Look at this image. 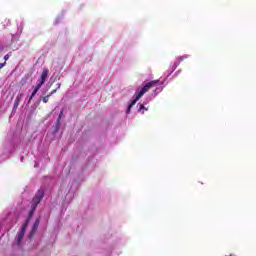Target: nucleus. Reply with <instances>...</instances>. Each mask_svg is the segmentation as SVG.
<instances>
[{"label": "nucleus", "instance_id": "nucleus-18", "mask_svg": "<svg viewBox=\"0 0 256 256\" xmlns=\"http://www.w3.org/2000/svg\"><path fill=\"white\" fill-rule=\"evenodd\" d=\"M180 73H181V70L177 71V72H176V75H179Z\"/></svg>", "mask_w": 256, "mask_h": 256}, {"label": "nucleus", "instance_id": "nucleus-8", "mask_svg": "<svg viewBox=\"0 0 256 256\" xmlns=\"http://www.w3.org/2000/svg\"><path fill=\"white\" fill-rule=\"evenodd\" d=\"M23 99V93H19L15 99L14 107H19V103Z\"/></svg>", "mask_w": 256, "mask_h": 256}, {"label": "nucleus", "instance_id": "nucleus-7", "mask_svg": "<svg viewBox=\"0 0 256 256\" xmlns=\"http://www.w3.org/2000/svg\"><path fill=\"white\" fill-rule=\"evenodd\" d=\"M5 223H15V214L9 213L5 218Z\"/></svg>", "mask_w": 256, "mask_h": 256}, {"label": "nucleus", "instance_id": "nucleus-11", "mask_svg": "<svg viewBox=\"0 0 256 256\" xmlns=\"http://www.w3.org/2000/svg\"><path fill=\"white\" fill-rule=\"evenodd\" d=\"M49 97H51V95H47L43 98V103H48L49 102Z\"/></svg>", "mask_w": 256, "mask_h": 256}, {"label": "nucleus", "instance_id": "nucleus-3", "mask_svg": "<svg viewBox=\"0 0 256 256\" xmlns=\"http://www.w3.org/2000/svg\"><path fill=\"white\" fill-rule=\"evenodd\" d=\"M23 33V26H18V29L15 34H12L11 40H6L0 45V52L1 51H8L9 47L13 45V43L19 41V37Z\"/></svg>", "mask_w": 256, "mask_h": 256}, {"label": "nucleus", "instance_id": "nucleus-14", "mask_svg": "<svg viewBox=\"0 0 256 256\" xmlns=\"http://www.w3.org/2000/svg\"><path fill=\"white\" fill-rule=\"evenodd\" d=\"M5 65H6L5 62L4 63H0V69H3Z\"/></svg>", "mask_w": 256, "mask_h": 256}, {"label": "nucleus", "instance_id": "nucleus-2", "mask_svg": "<svg viewBox=\"0 0 256 256\" xmlns=\"http://www.w3.org/2000/svg\"><path fill=\"white\" fill-rule=\"evenodd\" d=\"M153 87H156L153 97H157V95H159V93L163 91V82H161V80H153L146 83L144 87L140 90L136 91L134 94V98L128 103V107L126 110L127 115L131 113V108L137 104V101H139V99H141V97H143V95H145L147 91H149V89H153Z\"/></svg>", "mask_w": 256, "mask_h": 256}, {"label": "nucleus", "instance_id": "nucleus-10", "mask_svg": "<svg viewBox=\"0 0 256 256\" xmlns=\"http://www.w3.org/2000/svg\"><path fill=\"white\" fill-rule=\"evenodd\" d=\"M184 59H189V54H185V55H183V56H179V57L177 58V62H178V63H181Z\"/></svg>", "mask_w": 256, "mask_h": 256}, {"label": "nucleus", "instance_id": "nucleus-12", "mask_svg": "<svg viewBox=\"0 0 256 256\" xmlns=\"http://www.w3.org/2000/svg\"><path fill=\"white\" fill-rule=\"evenodd\" d=\"M62 115H63V111L60 112V116H59L58 121H57V127H59V120L61 119Z\"/></svg>", "mask_w": 256, "mask_h": 256}, {"label": "nucleus", "instance_id": "nucleus-13", "mask_svg": "<svg viewBox=\"0 0 256 256\" xmlns=\"http://www.w3.org/2000/svg\"><path fill=\"white\" fill-rule=\"evenodd\" d=\"M4 60H5V61H8V60H9V54H6V55L4 56Z\"/></svg>", "mask_w": 256, "mask_h": 256}, {"label": "nucleus", "instance_id": "nucleus-4", "mask_svg": "<svg viewBox=\"0 0 256 256\" xmlns=\"http://www.w3.org/2000/svg\"><path fill=\"white\" fill-rule=\"evenodd\" d=\"M47 77H49V70L47 68H44L40 78L37 81L36 86L34 87V90L30 96L29 101H31V99H33L35 95H37V92L39 91V89H41V87H43V83H45Z\"/></svg>", "mask_w": 256, "mask_h": 256}, {"label": "nucleus", "instance_id": "nucleus-1", "mask_svg": "<svg viewBox=\"0 0 256 256\" xmlns=\"http://www.w3.org/2000/svg\"><path fill=\"white\" fill-rule=\"evenodd\" d=\"M44 194H45V192L43 191V189H40V190H38V192L36 193V195L34 196V198L32 200V205H31L32 208L30 210L28 220L26 221V223L22 227V230L20 231V233L17 235V237L15 239V245H18V247H23V237H24L25 231H27V229H30L29 237H31L33 235V233H35L37 231V229L39 228V219H36L33 222V220H31V217H33V213H35V209H37V205H39V203H41V200L43 199Z\"/></svg>", "mask_w": 256, "mask_h": 256}, {"label": "nucleus", "instance_id": "nucleus-16", "mask_svg": "<svg viewBox=\"0 0 256 256\" xmlns=\"http://www.w3.org/2000/svg\"><path fill=\"white\" fill-rule=\"evenodd\" d=\"M54 93H57V90H53L49 95L51 97V95H53Z\"/></svg>", "mask_w": 256, "mask_h": 256}, {"label": "nucleus", "instance_id": "nucleus-6", "mask_svg": "<svg viewBox=\"0 0 256 256\" xmlns=\"http://www.w3.org/2000/svg\"><path fill=\"white\" fill-rule=\"evenodd\" d=\"M179 62L176 61L174 62L173 65L170 66L169 70L166 72L167 73V77H169V75H171L173 73V71H175V69H177V67H179Z\"/></svg>", "mask_w": 256, "mask_h": 256}, {"label": "nucleus", "instance_id": "nucleus-9", "mask_svg": "<svg viewBox=\"0 0 256 256\" xmlns=\"http://www.w3.org/2000/svg\"><path fill=\"white\" fill-rule=\"evenodd\" d=\"M2 25H3L4 29H7V27H9V25H11V20L5 18V19L2 21Z\"/></svg>", "mask_w": 256, "mask_h": 256}, {"label": "nucleus", "instance_id": "nucleus-5", "mask_svg": "<svg viewBox=\"0 0 256 256\" xmlns=\"http://www.w3.org/2000/svg\"><path fill=\"white\" fill-rule=\"evenodd\" d=\"M149 101H151V98L146 99L143 104H138V107H139L138 111H139V113H141V115H143L145 113V111H148V108L145 107V105H147V103H149Z\"/></svg>", "mask_w": 256, "mask_h": 256}, {"label": "nucleus", "instance_id": "nucleus-17", "mask_svg": "<svg viewBox=\"0 0 256 256\" xmlns=\"http://www.w3.org/2000/svg\"><path fill=\"white\" fill-rule=\"evenodd\" d=\"M0 161H5V159H3V156H0Z\"/></svg>", "mask_w": 256, "mask_h": 256}, {"label": "nucleus", "instance_id": "nucleus-15", "mask_svg": "<svg viewBox=\"0 0 256 256\" xmlns=\"http://www.w3.org/2000/svg\"><path fill=\"white\" fill-rule=\"evenodd\" d=\"M3 225H5V222L0 223V229H3Z\"/></svg>", "mask_w": 256, "mask_h": 256}, {"label": "nucleus", "instance_id": "nucleus-19", "mask_svg": "<svg viewBox=\"0 0 256 256\" xmlns=\"http://www.w3.org/2000/svg\"><path fill=\"white\" fill-rule=\"evenodd\" d=\"M55 23H59V19H56Z\"/></svg>", "mask_w": 256, "mask_h": 256}]
</instances>
